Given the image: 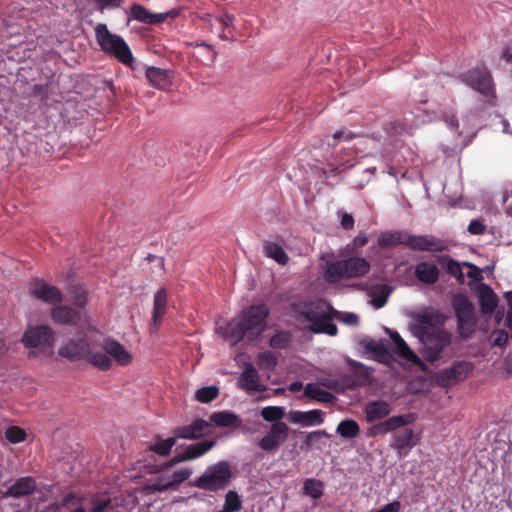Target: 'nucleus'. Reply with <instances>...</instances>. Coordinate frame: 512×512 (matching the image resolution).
<instances>
[{
    "instance_id": "obj_29",
    "label": "nucleus",
    "mask_w": 512,
    "mask_h": 512,
    "mask_svg": "<svg viewBox=\"0 0 512 512\" xmlns=\"http://www.w3.org/2000/svg\"><path fill=\"white\" fill-rule=\"evenodd\" d=\"M208 422H210L212 426L230 428H238L242 424L241 418L230 411L214 412L210 415Z\"/></svg>"
},
{
    "instance_id": "obj_35",
    "label": "nucleus",
    "mask_w": 512,
    "mask_h": 512,
    "mask_svg": "<svg viewBox=\"0 0 512 512\" xmlns=\"http://www.w3.org/2000/svg\"><path fill=\"white\" fill-rule=\"evenodd\" d=\"M413 414L397 415L382 421L385 434L393 432L405 425L411 424L414 421Z\"/></svg>"
},
{
    "instance_id": "obj_55",
    "label": "nucleus",
    "mask_w": 512,
    "mask_h": 512,
    "mask_svg": "<svg viewBox=\"0 0 512 512\" xmlns=\"http://www.w3.org/2000/svg\"><path fill=\"white\" fill-rule=\"evenodd\" d=\"M112 512L113 505L110 498L93 500V508L91 512Z\"/></svg>"
},
{
    "instance_id": "obj_54",
    "label": "nucleus",
    "mask_w": 512,
    "mask_h": 512,
    "mask_svg": "<svg viewBox=\"0 0 512 512\" xmlns=\"http://www.w3.org/2000/svg\"><path fill=\"white\" fill-rule=\"evenodd\" d=\"M332 312H333V316L336 319H338L339 321H341L347 325L357 326L359 323V317L355 313H352V312L341 313V312H338L333 309H332Z\"/></svg>"
},
{
    "instance_id": "obj_46",
    "label": "nucleus",
    "mask_w": 512,
    "mask_h": 512,
    "mask_svg": "<svg viewBox=\"0 0 512 512\" xmlns=\"http://www.w3.org/2000/svg\"><path fill=\"white\" fill-rule=\"evenodd\" d=\"M291 341V334L287 331H280L273 335L269 341L270 347L273 349H284Z\"/></svg>"
},
{
    "instance_id": "obj_42",
    "label": "nucleus",
    "mask_w": 512,
    "mask_h": 512,
    "mask_svg": "<svg viewBox=\"0 0 512 512\" xmlns=\"http://www.w3.org/2000/svg\"><path fill=\"white\" fill-rule=\"evenodd\" d=\"M242 508V501L236 491L229 490L225 495L223 509L220 512H238Z\"/></svg>"
},
{
    "instance_id": "obj_15",
    "label": "nucleus",
    "mask_w": 512,
    "mask_h": 512,
    "mask_svg": "<svg viewBox=\"0 0 512 512\" xmlns=\"http://www.w3.org/2000/svg\"><path fill=\"white\" fill-rule=\"evenodd\" d=\"M407 247L413 251L421 252H443L446 250L443 241L433 235L408 234Z\"/></svg>"
},
{
    "instance_id": "obj_3",
    "label": "nucleus",
    "mask_w": 512,
    "mask_h": 512,
    "mask_svg": "<svg viewBox=\"0 0 512 512\" xmlns=\"http://www.w3.org/2000/svg\"><path fill=\"white\" fill-rule=\"evenodd\" d=\"M412 334L422 344L421 354L428 362H434L440 358L444 348L452 342V333L444 328L413 326Z\"/></svg>"
},
{
    "instance_id": "obj_59",
    "label": "nucleus",
    "mask_w": 512,
    "mask_h": 512,
    "mask_svg": "<svg viewBox=\"0 0 512 512\" xmlns=\"http://www.w3.org/2000/svg\"><path fill=\"white\" fill-rule=\"evenodd\" d=\"M100 11L120 7L122 0H94Z\"/></svg>"
},
{
    "instance_id": "obj_6",
    "label": "nucleus",
    "mask_w": 512,
    "mask_h": 512,
    "mask_svg": "<svg viewBox=\"0 0 512 512\" xmlns=\"http://www.w3.org/2000/svg\"><path fill=\"white\" fill-rule=\"evenodd\" d=\"M231 478L230 464L223 460L208 466L201 476L195 481L190 482V486L216 492L225 489L229 485Z\"/></svg>"
},
{
    "instance_id": "obj_27",
    "label": "nucleus",
    "mask_w": 512,
    "mask_h": 512,
    "mask_svg": "<svg viewBox=\"0 0 512 512\" xmlns=\"http://www.w3.org/2000/svg\"><path fill=\"white\" fill-rule=\"evenodd\" d=\"M439 268L430 262H420L415 266L414 276L424 284L433 285L439 279Z\"/></svg>"
},
{
    "instance_id": "obj_19",
    "label": "nucleus",
    "mask_w": 512,
    "mask_h": 512,
    "mask_svg": "<svg viewBox=\"0 0 512 512\" xmlns=\"http://www.w3.org/2000/svg\"><path fill=\"white\" fill-rule=\"evenodd\" d=\"M417 444L414 432L411 428H405L392 436L390 447L397 451L400 457L407 454V452Z\"/></svg>"
},
{
    "instance_id": "obj_18",
    "label": "nucleus",
    "mask_w": 512,
    "mask_h": 512,
    "mask_svg": "<svg viewBox=\"0 0 512 512\" xmlns=\"http://www.w3.org/2000/svg\"><path fill=\"white\" fill-rule=\"evenodd\" d=\"M102 349L107 357L111 360L112 358L115 359L119 365L125 366L130 364L132 361L131 354L116 340L111 338L105 339L102 343Z\"/></svg>"
},
{
    "instance_id": "obj_9",
    "label": "nucleus",
    "mask_w": 512,
    "mask_h": 512,
    "mask_svg": "<svg viewBox=\"0 0 512 512\" xmlns=\"http://www.w3.org/2000/svg\"><path fill=\"white\" fill-rule=\"evenodd\" d=\"M459 79L486 97H494L495 91L490 72L486 68H476L459 75Z\"/></svg>"
},
{
    "instance_id": "obj_53",
    "label": "nucleus",
    "mask_w": 512,
    "mask_h": 512,
    "mask_svg": "<svg viewBox=\"0 0 512 512\" xmlns=\"http://www.w3.org/2000/svg\"><path fill=\"white\" fill-rule=\"evenodd\" d=\"M149 489L154 492H165L168 490H174V487L170 479L166 477H158L149 485Z\"/></svg>"
},
{
    "instance_id": "obj_39",
    "label": "nucleus",
    "mask_w": 512,
    "mask_h": 512,
    "mask_svg": "<svg viewBox=\"0 0 512 512\" xmlns=\"http://www.w3.org/2000/svg\"><path fill=\"white\" fill-rule=\"evenodd\" d=\"M324 485L320 480L313 478L306 479L303 483V494L310 496L312 499H319L323 495Z\"/></svg>"
},
{
    "instance_id": "obj_41",
    "label": "nucleus",
    "mask_w": 512,
    "mask_h": 512,
    "mask_svg": "<svg viewBox=\"0 0 512 512\" xmlns=\"http://www.w3.org/2000/svg\"><path fill=\"white\" fill-rule=\"evenodd\" d=\"M261 417L266 421L270 423H283L281 420L285 416V409L284 407L280 406H267L264 407L261 412Z\"/></svg>"
},
{
    "instance_id": "obj_33",
    "label": "nucleus",
    "mask_w": 512,
    "mask_h": 512,
    "mask_svg": "<svg viewBox=\"0 0 512 512\" xmlns=\"http://www.w3.org/2000/svg\"><path fill=\"white\" fill-rule=\"evenodd\" d=\"M309 330L313 333H324L330 336L337 334V326L332 322V316L328 311L320 320H317L314 325L309 326Z\"/></svg>"
},
{
    "instance_id": "obj_60",
    "label": "nucleus",
    "mask_w": 512,
    "mask_h": 512,
    "mask_svg": "<svg viewBox=\"0 0 512 512\" xmlns=\"http://www.w3.org/2000/svg\"><path fill=\"white\" fill-rule=\"evenodd\" d=\"M493 345L502 347L508 341V333L505 330H496L493 332Z\"/></svg>"
},
{
    "instance_id": "obj_28",
    "label": "nucleus",
    "mask_w": 512,
    "mask_h": 512,
    "mask_svg": "<svg viewBox=\"0 0 512 512\" xmlns=\"http://www.w3.org/2000/svg\"><path fill=\"white\" fill-rule=\"evenodd\" d=\"M216 443L217 441L215 439L195 442L183 447L181 453L186 462L191 461L205 455L216 445Z\"/></svg>"
},
{
    "instance_id": "obj_22",
    "label": "nucleus",
    "mask_w": 512,
    "mask_h": 512,
    "mask_svg": "<svg viewBox=\"0 0 512 512\" xmlns=\"http://www.w3.org/2000/svg\"><path fill=\"white\" fill-rule=\"evenodd\" d=\"M238 386L247 391H264L265 386L259 383V377L255 367L251 363L245 365V369L240 374Z\"/></svg>"
},
{
    "instance_id": "obj_10",
    "label": "nucleus",
    "mask_w": 512,
    "mask_h": 512,
    "mask_svg": "<svg viewBox=\"0 0 512 512\" xmlns=\"http://www.w3.org/2000/svg\"><path fill=\"white\" fill-rule=\"evenodd\" d=\"M474 369L470 361H457L451 367L446 368L437 375V384L441 387H450L454 383L463 381L469 377Z\"/></svg>"
},
{
    "instance_id": "obj_52",
    "label": "nucleus",
    "mask_w": 512,
    "mask_h": 512,
    "mask_svg": "<svg viewBox=\"0 0 512 512\" xmlns=\"http://www.w3.org/2000/svg\"><path fill=\"white\" fill-rule=\"evenodd\" d=\"M358 387L366 386L371 383V370L365 366L352 372Z\"/></svg>"
},
{
    "instance_id": "obj_12",
    "label": "nucleus",
    "mask_w": 512,
    "mask_h": 512,
    "mask_svg": "<svg viewBox=\"0 0 512 512\" xmlns=\"http://www.w3.org/2000/svg\"><path fill=\"white\" fill-rule=\"evenodd\" d=\"M173 434L178 439L196 441L212 434V425L207 420L196 418L190 424L176 427Z\"/></svg>"
},
{
    "instance_id": "obj_62",
    "label": "nucleus",
    "mask_w": 512,
    "mask_h": 512,
    "mask_svg": "<svg viewBox=\"0 0 512 512\" xmlns=\"http://www.w3.org/2000/svg\"><path fill=\"white\" fill-rule=\"evenodd\" d=\"M486 226L480 220H472L468 226V231L473 235H481L485 232Z\"/></svg>"
},
{
    "instance_id": "obj_17",
    "label": "nucleus",
    "mask_w": 512,
    "mask_h": 512,
    "mask_svg": "<svg viewBox=\"0 0 512 512\" xmlns=\"http://www.w3.org/2000/svg\"><path fill=\"white\" fill-rule=\"evenodd\" d=\"M168 304V295L165 288H160L154 295L153 312L150 323L151 332H157L161 326L162 318L166 313Z\"/></svg>"
},
{
    "instance_id": "obj_16",
    "label": "nucleus",
    "mask_w": 512,
    "mask_h": 512,
    "mask_svg": "<svg viewBox=\"0 0 512 512\" xmlns=\"http://www.w3.org/2000/svg\"><path fill=\"white\" fill-rule=\"evenodd\" d=\"M481 313L483 316H491L498 304V298L491 287L484 283H479L475 287Z\"/></svg>"
},
{
    "instance_id": "obj_8",
    "label": "nucleus",
    "mask_w": 512,
    "mask_h": 512,
    "mask_svg": "<svg viewBox=\"0 0 512 512\" xmlns=\"http://www.w3.org/2000/svg\"><path fill=\"white\" fill-rule=\"evenodd\" d=\"M56 333L49 325L41 324L29 327L23 334L21 342L26 348L47 349L55 343Z\"/></svg>"
},
{
    "instance_id": "obj_31",
    "label": "nucleus",
    "mask_w": 512,
    "mask_h": 512,
    "mask_svg": "<svg viewBox=\"0 0 512 512\" xmlns=\"http://www.w3.org/2000/svg\"><path fill=\"white\" fill-rule=\"evenodd\" d=\"M304 395L322 403H332L336 400L334 394L321 389L320 386L316 383H308L305 386Z\"/></svg>"
},
{
    "instance_id": "obj_44",
    "label": "nucleus",
    "mask_w": 512,
    "mask_h": 512,
    "mask_svg": "<svg viewBox=\"0 0 512 512\" xmlns=\"http://www.w3.org/2000/svg\"><path fill=\"white\" fill-rule=\"evenodd\" d=\"M70 294L73 300L74 305L77 309H82L87 304V291L81 285H74L70 289Z\"/></svg>"
},
{
    "instance_id": "obj_48",
    "label": "nucleus",
    "mask_w": 512,
    "mask_h": 512,
    "mask_svg": "<svg viewBox=\"0 0 512 512\" xmlns=\"http://www.w3.org/2000/svg\"><path fill=\"white\" fill-rule=\"evenodd\" d=\"M131 16L143 23L151 24V12L140 4H133L130 9Z\"/></svg>"
},
{
    "instance_id": "obj_57",
    "label": "nucleus",
    "mask_w": 512,
    "mask_h": 512,
    "mask_svg": "<svg viewBox=\"0 0 512 512\" xmlns=\"http://www.w3.org/2000/svg\"><path fill=\"white\" fill-rule=\"evenodd\" d=\"M444 122L458 135L462 133L459 131V121L453 113L445 112L442 115Z\"/></svg>"
},
{
    "instance_id": "obj_20",
    "label": "nucleus",
    "mask_w": 512,
    "mask_h": 512,
    "mask_svg": "<svg viewBox=\"0 0 512 512\" xmlns=\"http://www.w3.org/2000/svg\"><path fill=\"white\" fill-rule=\"evenodd\" d=\"M328 311H332V307L318 300L304 304L297 312L299 317L310 322V325H314V323L320 320Z\"/></svg>"
},
{
    "instance_id": "obj_11",
    "label": "nucleus",
    "mask_w": 512,
    "mask_h": 512,
    "mask_svg": "<svg viewBox=\"0 0 512 512\" xmlns=\"http://www.w3.org/2000/svg\"><path fill=\"white\" fill-rule=\"evenodd\" d=\"M290 428L286 423L271 424L268 432L258 441L265 452H274L288 439Z\"/></svg>"
},
{
    "instance_id": "obj_51",
    "label": "nucleus",
    "mask_w": 512,
    "mask_h": 512,
    "mask_svg": "<svg viewBox=\"0 0 512 512\" xmlns=\"http://www.w3.org/2000/svg\"><path fill=\"white\" fill-rule=\"evenodd\" d=\"M258 365L273 370L277 365V358L270 351L261 352L258 354Z\"/></svg>"
},
{
    "instance_id": "obj_14",
    "label": "nucleus",
    "mask_w": 512,
    "mask_h": 512,
    "mask_svg": "<svg viewBox=\"0 0 512 512\" xmlns=\"http://www.w3.org/2000/svg\"><path fill=\"white\" fill-rule=\"evenodd\" d=\"M50 315L55 324L70 327H78L83 317L81 310L68 305L53 307Z\"/></svg>"
},
{
    "instance_id": "obj_25",
    "label": "nucleus",
    "mask_w": 512,
    "mask_h": 512,
    "mask_svg": "<svg viewBox=\"0 0 512 512\" xmlns=\"http://www.w3.org/2000/svg\"><path fill=\"white\" fill-rule=\"evenodd\" d=\"M36 490V481L31 476L21 477L6 491L5 496L20 498L31 495Z\"/></svg>"
},
{
    "instance_id": "obj_38",
    "label": "nucleus",
    "mask_w": 512,
    "mask_h": 512,
    "mask_svg": "<svg viewBox=\"0 0 512 512\" xmlns=\"http://www.w3.org/2000/svg\"><path fill=\"white\" fill-rule=\"evenodd\" d=\"M336 432L343 438L353 439L360 433V427L355 420H343L336 429Z\"/></svg>"
},
{
    "instance_id": "obj_64",
    "label": "nucleus",
    "mask_w": 512,
    "mask_h": 512,
    "mask_svg": "<svg viewBox=\"0 0 512 512\" xmlns=\"http://www.w3.org/2000/svg\"><path fill=\"white\" fill-rule=\"evenodd\" d=\"M505 299L508 303V312L505 319V326L512 330V291L505 293Z\"/></svg>"
},
{
    "instance_id": "obj_63",
    "label": "nucleus",
    "mask_w": 512,
    "mask_h": 512,
    "mask_svg": "<svg viewBox=\"0 0 512 512\" xmlns=\"http://www.w3.org/2000/svg\"><path fill=\"white\" fill-rule=\"evenodd\" d=\"M341 216V226L345 230H351L354 227V218L352 214L347 212H338Z\"/></svg>"
},
{
    "instance_id": "obj_61",
    "label": "nucleus",
    "mask_w": 512,
    "mask_h": 512,
    "mask_svg": "<svg viewBox=\"0 0 512 512\" xmlns=\"http://www.w3.org/2000/svg\"><path fill=\"white\" fill-rule=\"evenodd\" d=\"M355 137V135L351 131H345V130H339L336 131L333 136V142L328 141V146L334 147L336 145V140L340 138H344L346 141L352 140Z\"/></svg>"
},
{
    "instance_id": "obj_1",
    "label": "nucleus",
    "mask_w": 512,
    "mask_h": 512,
    "mask_svg": "<svg viewBox=\"0 0 512 512\" xmlns=\"http://www.w3.org/2000/svg\"><path fill=\"white\" fill-rule=\"evenodd\" d=\"M268 315L269 309L266 304L251 305L242 310L237 318L230 320L225 327H218L216 331L224 338L231 339L233 345L244 339L254 342L265 331Z\"/></svg>"
},
{
    "instance_id": "obj_50",
    "label": "nucleus",
    "mask_w": 512,
    "mask_h": 512,
    "mask_svg": "<svg viewBox=\"0 0 512 512\" xmlns=\"http://www.w3.org/2000/svg\"><path fill=\"white\" fill-rule=\"evenodd\" d=\"M5 436L9 442L19 443L25 440L26 432L18 426H11L6 429Z\"/></svg>"
},
{
    "instance_id": "obj_58",
    "label": "nucleus",
    "mask_w": 512,
    "mask_h": 512,
    "mask_svg": "<svg viewBox=\"0 0 512 512\" xmlns=\"http://www.w3.org/2000/svg\"><path fill=\"white\" fill-rule=\"evenodd\" d=\"M353 373L344 374L341 376L340 380V389L343 391L344 389H355L358 387Z\"/></svg>"
},
{
    "instance_id": "obj_13",
    "label": "nucleus",
    "mask_w": 512,
    "mask_h": 512,
    "mask_svg": "<svg viewBox=\"0 0 512 512\" xmlns=\"http://www.w3.org/2000/svg\"><path fill=\"white\" fill-rule=\"evenodd\" d=\"M29 293L36 299L48 304H56L63 301V294L60 289L38 278L31 281Z\"/></svg>"
},
{
    "instance_id": "obj_4",
    "label": "nucleus",
    "mask_w": 512,
    "mask_h": 512,
    "mask_svg": "<svg viewBox=\"0 0 512 512\" xmlns=\"http://www.w3.org/2000/svg\"><path fill=\"white\" fill-rule=\"evenodd\" d=\"M451 305L456 318L457 333L462 340H467L475 333L478 324V316L474 304L463 293H457L452 297Z\"/></svg>"
},
{
    "instance_id": "obj_24",
    "label": "nucleus",
    "mask_w": 512,
    "mask_h": 512,
    "mask_svg": "<svg viewBox=\"0 0 512 512\" xmlns=\"http://www.w3.org/2000/svg\"><path fill=\"white\" fill-rule=\"evenodd\" d=\"M359 343L366 352L372 353L374 358L380 362H385L390 356L387 350L388 340L386 339L376 341L370 337H364Z\"/></svg>"
},
{
    "instance_id": "obj_40",
    "label": "nucleus",
    "mask_w": 512,
    "mask_h": 512,
    "mask_svg": "<svg viewBox=\"0 0 512 512\" xmlns=\"http://www.w3.org/2000/svg\"><path fill=\"white\" fill-rule=\"evenodd\" d=\"M415 320L418 323L417 326H431L433 324H441L444 322V317L441 313L436 311H428L418 313L415 315Z\"/></svg>"
},
{
    "instance_id": "obj_32",
    "label": "nucleus",
    "mask_w": 512,
    "mask_h": 512,
    "mask_svg": "<svg viewBox=\"0 0 512 512\" xmlns=\"http://www.w3.org/2000/svg\"><path fill=\"white\" fill-rule=\"evenodd\" d=\"M436 258L439 263L446 264L445 265L446 272L449 275L455 277L459 284H463L465 282V276L462 271L461 263L450 258L447 255H438V256H436Z\"/></svg>"
},
{
    "instance_id": "obj_30",
    "label": "nucleus",
    "mask_w": 512,
    "mask_h": 512,
    "mask_svg": "<svg viewBox=\"0 0 512 512\" xmlns=\"http://www.w3.org/2000/svg\"><path fill=\"white\" fill-rule=\"evenodd\" d=\"M408 234L406 231L384 232L377 240L378 246L389 248L396 245H405L407 247Z\"/></svg>"
},
{
    "instance_id": "obj_21",
    "label": "nucleus",
    "mask_w": 512,
    "mask_h": 512,
    "mask_svg": "<svg viewBox=\"0 0 512 512\" xmlns=\"http://www.w3.org/2000/svg\"><path fill=\"white\" fill-rule=\"evenodd\" d=\"M289 422L303 426L319 425L324 421V412L318 409L307 412L290 411L287 415Z\"/></svg>"
},
{
    "instance_id": "obj_34",
    "label": "nucleus",
    "mask_w": 512,
    "mask_h": 512,
    "mask_svg": "<svg viewBox=\"0 0 512 512\" xmlns=\"http://www.w3.org/2000/svg\"><path fill=\"white\" fill-rule=\"evenodd\" d=\"M157 442L148 446V449L155 454L166 457L171 453L172 447L176 444L178 437L173 435L166 439H161L159 435L156 437Z\"/></svg>"
},
{
    "instance_id": "obj_45",
    "label": "nucleus",
    "mask_w": 512,
    "mask_h": 512,
    "mask_svg": "<svg viewBox=\"0 0 512 512\" xmlns=\"http://www.w3.org/2000/svg\"><path fill=\"white\" fill-rule=\"evenodd\" d=\"M323 437L330 438L331 434L327 433L325 430H317L307 433L301 449L305 451L310 450L314 445L319 443Z\"/></svg>"
},
{
    "instance_id": "obj_23",
    "label": "nucleus",
    "mask_w": 512,
    "mask_h": 512,
    "mask_svg": "<svg viewBox=\"0 0 512 512\" xmlns=\"http://www.w3.org/2000/svg\"><path fill=\"white\" fill-rule=\"evenodd\" d=\"M172 74L173 72L169 69H162L154 66L148 67L145 72L146 78L150 84L158 89H166L172 84Z\"/></svg>"
},
{
    "instance_id": "obj_49",
    "label": "nucleus",
    "mask_w": 512,
    "mask_h": 512,
    "mask_svg": "<svg viewBox=\"0 0 512 512\" xmlns=\"http://www.w3.org/2000/svg\"><path fill=\"white\" fill-rule=\"evenodd\" d=\"M191 475V468H181L179 470L174 471L171 477L169 478L174 487V490H177L178 486L187 479H189Z\"/></svg>"
},
{
    "instance_id": "obj_26",
    "label": "nucleus",
    "mask_w": 512,
    "mask_h": 512,
    "mask_svg": "<svg viewBox=\"0 0 512 512\" xmlns=\"http://www.w3.org/2000/svg\"><path fill=\"white\" fill-rule=\"evenodd\" d=\"M392 411L390 403L383 400L370 401L364 408L366 422L373 423L388 416Z\"/></svg>"
},
{
    "instance_id": "obj_47",
    "label": "nucleus",
    "mask_w": 512,
    "mask_h": 512,
    "mask_svg": "<svg viewBox=\"0 0 512 512\" xmlns=\"http://www.w3.org/2000/svg\"><path fill=\"white\" fill-rule=\"evenodd\" d=\"M82 502V498L77 494L70 492L63 497L60 504H58L57 509L59 512H63V509L70 512L74 507L79 505Z\"/></svg>"
},
{
    "instance_id": "obj_2",
    "label": "nucleus",
    "mask_w": 512,
    "mask_h": 512,
    "mask_svg": "<svg viewBox=\"0 0 512 512\" xmlns=\"http://www.w3.org/2000/svg\"><path fill=\"white\" fill-rule=\"evenodd\" d=\"M58 355L71 362L85 360L100 370H108L113 362L102 352L94 351V346L85 334L70 338L58 349Z\"/></svg>"
},
{
    "instance_id": "obj_56",
    "label": "nucleus",
    "mask_w": 512,
    "mask_h": 512,
    "mask_svg": "<svg viewBox=\"0 0 512 512\" xmlns=\"http://www.w3.org/2000/svg\"><path fill=\"white\" fill-rule=\"evenodd\" d=\"M405 124L400 121H393L387 123L385 126V131L390 135H400L405 131Z\"/></svg>"
},
{
    "instance_id": "obj_37",
    "label": "nucleus",
    "mask_w": 512,
    "mask_h": 512,
    "mask_svg": "<svg viewBox=\"0 0 512 512\" xmlns=\"http://www.w3.org/2000/svg\"><path fill=\"white\" fill-rule=\"evenodd\" d=\"M264 250L266 256L269 258H272L277 263L281 265H285L289 261V257L286 254V252L283 250V248L274 242H265L264 244Z\"/></svg>"
},
{
    "instance_id": "obj_7",
    "label": "nucleus",
    "mask_w": 512,
    "mask_h": 512,
    "mask_svg": "<svg viewBox=\"0 0 512 512\" xmlns=\"http://www.w3.org/2000/svg\"><path fill=\"white\" fill-rule=\"evenodd\" d=\"M369 262L361 257H350L335 261L327 266L325 277L329 283H336L342 278H357L367 274Z\"/></svg>"
},
{
    "instance_id": "obj_43",
    "label": "nucleus",
    "mask_w": 512,
    "mask_h": 512,
    "mask_svg": "<svg viewBox=\"0 0 512 512\" xmlns=\"http://www.w3.org/2000/svg\"><path fill=\"white\" fill-rule=\"evenodd\" d=\"M219 395V388L215 385L205 386L195 392V399L201 403H210Z\"/></svg>"
},
{
    "instance_id": "obj_5",
    "label": "nucleus",
    "mask_w": 512,
    "mask_h": 512,
    "mask_svg": "<svg viewBox=\"0 0 512 512\" xmlns=\"http://www.w3.org/2000/svg\"><path fill=\"white\" fill-rule=\"evenodd\" d=\"M96 39L101 49L115 57L122 64L134 69V57L125 40L112 34L106 24H98L95 28Z\"/></svg>"
},
{
    "instance_id": "obj_36",
    "label": "nucleus",
    "mask_w": 512,
    "mask_h": 512,
    "mask_svg": "<svg viewBox=\"0 0 512 512\" xmlns=\"http://www.w3.org/2000/svg\"><path fill=\"white\" fill-rule=\"evenodd\" d=\"M396 346L395 353L399 355L401 358L410 361L420 367H422V360L410 349L407 343L401 338V336H397V341L393 342Z\"/></svg>"
}]
</instances>
